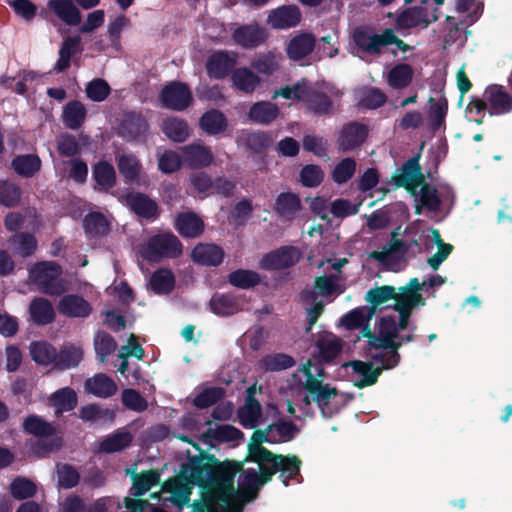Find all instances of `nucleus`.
<instances>
[{"mask_svg":"<svg viewBox=\"0 0 512 512\" xmlns=\"http://www.w3.org/2000/svg\"><path fill=\"white\" fill-rule=\"evenodd\" d=\"M200 452L188 458L181 466L180 478L188 485L198 486L209 498L221 503L220 512H243L242 506L235 503L237 490L234 478L242 470V463L220 461L214 454L208 453L196 444Z\"/></svg>","mask_w":512,"mask_h":512,"instance_id":"obj_1","label":"nucleus"},{"mask_svg":"<svg viewBox=\"0 0 512 512\" xmlns=\"http://www.w3.org/2000/svg\"><path fill=\"white\" fill-rule=\"evenodd\" d=\"M183 253V244L171 232L159 233L148 239L141 248L142 257L158 263L163 259H176Z\"/></svg>","mask_w":512,"mask_h":512,"instance_id":"obj_2","label":"nucleus"},{"mask_svg":"<svg viewBox=\"0 0 512 512\" xmlns=\"http://www.w3.org/2000/svg\"><path fill=\"white\" fill-rule=\"evenodd\" d=\"M61 266L53 261L36 263L30 270V279L46 295L59 296L65 292Z\"/></svg>","mask_w":512,"mask_h":512,"instance_id":"obj_3","label":"nucleus"},{"mask_svg":"<svg viewBox=\"0 0 512 512\" xmlns=\"http://www.w3.org/2000/svg\"><path fill=\"white\" fill-rule=\"evenodd\" d=\"M305 376L304 389L312 396L313 402L323 411L331 398L337 396L335 387L323 383L324 368L321 365H313L308 361L301 369Z\"/></svg>","mask_w":512,"mask_h":512,"instance_id":"obj_4","label":"nucleus"},{"mask_svg":"<svg viewBox=\"0 0 512 512\" xmlns=\"http://www.w3.org/2000/svg\"><path fill=\"white\" fill-rule=\"evenodd\" d=\"M302 462L296 456L292 454H272V457H268L264 464V477L265 480H272V477L279 473L284 486H288L291 480H295L298 483L302 481L300 473Z\"/></svg>","mask_w":512,"mask_h":512,"instance_id":"obj_5","label":"nucleus"},{"mask_svg":"<svg viewBox=\"0 0 512 512\" xmlns=\"http://www.w3.org/2000/svg\"><path fill=\"white\" fill-rule=\"evenodd\" d=\"M270 37L269 30L258 21L238 24L231 32L233 43L246 50L256 49L266 44Z\"/></svg>","mask_w":512,"mask_h":512,"instance_id":"obj_6","label":"nucleus"},{"mask_svg":"<svg viewBox=\"0 0 512 512\" xmlns=\"http://www.w3.org/2000/svg\"><path fill=\"white\" fill-rule=\"evenodd\" d=\"M162 107L173 111H184L193 103V95L188 84L180 81L167 83L159 93Z\"/></svg>","mask_w":512,"mask_h":512,"instance_id":"obj_7","label":"nucleus"},{"mask_svg":"<svg viewBox=\"0 0 512 512\" xmlns=\"http://www.w3.org/2000/svg\"><path fill=\"white\" fill-rule=\"evenodd\" d=\"M352 40L358 52L378 56L385 47V29L381 34H377L372 26L360 25L354 28Z\"/></svg>","mask_w":512,"mask_h":512,"instance_id":"obj_8","label":"nucleus"},{"mask_svg":"<svg viewBox=\"0 0 512 512\" xmlns=\"http://www.w3.org/2000/svg\"><path fill=\"white\" fill-rule=\"evenodd\" d=\"M301 253L297 247L282 246L266 253L260 260V267L267 271L287 269L300 261Z\"/></svg>","mask_w":512,"mask_h":512,"instance_id":"obj_9","label":"nucleus"},{"mask_svg":"<svg viewBox=\"0 0 512 512\" xmlns=\"http://www.w3.org/2000/svg\"><path fill=\"white\" fill-rule=\"evenodd\" d=\"M399 328L396 324V317L393 315L383 316L378 322V334L382 336V345H391L393 347V353H389L387 360L384 364V368L393 369L400 362V349L399 343H395V339L398 338Z\"/></svg>","mask_w":512,"mask_h":512,"instance_id":"obj_10","label":"nucleus"},{"mask_svg":"<svg viewBox=\"0 0 512 512\" xmlns=\"http://www.w3.org/2000/svg\"><path fill=\"white\" fill-rule=\"evenodd\" d=\"M149 125L145 117L138 112L130 111L124 114L119 135L128 142L146 141Z\"/></svg>","mask_w":512,"mask_h":512,"instance_id":"obj_11","label":"nucleus"},{"mask_svg":"<svg viewBox=\"0 0 512 512\" xmlns=\"http://www.w3.org/2000/svg\"><path fill=\"white\" fill-rule=\"evenodd\" d=\"M301 18L302 14L297 5H282L268 12L266 24L275 30H287L296 27Z\"/></svg>","mask_w":512,"mask_h":512,"instance_id":"obj_12","label":"nucleus"},{"mask_svg":"<svg viewBox=\"0 0 512 512\" xmlns=\"http://www.w3.org/2000/svg\"><path fill=\"white\" fill-rule=\"evenodd\" d=\"M238 55L233 51L219 50L209 56L206 69L210 77L224 79L236 69Z\"/></svg>","mask_w":512,"mask_h":512,"instance_id":"obj_13","label":"nucleus"},{"mask_svg":"<svg viewBox=\"0 0 512 512\" xmlns=\"http://www.w3.org/2000/svg\"><path fill=\"white\" fill-rule=\"evenodd\" d=\"M420 154L408 159L401 168V173L393 176L397 187H403L410 193H415V189L424 182L421 165L419 163Z\"/></svg>","mask_w":512,"mask_h":512,"instance_id":"obj_14","label":"nucleus"},{"mask_svg":"<svg viewBox=\"0 0 512 512\" xmlns=\"http://www.w3.org/2000/svg\"><path fill=\"white\" fill-rule=\"evenodd\" d=\"M258 466L259 473H257L254 469H248L244 472L243 478L239 483L237 498L241 499L243 503H249L257 499L262 486L270 482V480H265L263 474L264 464Z\"/></svg>","mask_w":512,"mask_h":512,"instance_id":"obj_15","label":"nucleus"},{"mask_svg":"<svg viewBox=\"0 0 512 512\" xmlns=\"http://www.w3.org/2000/svg\"><path fill=\"white\" fill-rule=\"evenodd\" d=\"M368 126L357 121H351L343 126L338 138V148L343 152L360 147L367 139Z\"/></svg>","mask_w":512,"mask_h":512,"instance_id":"obj_16","label":"nucleus"},{"mask_svg":"<svg viewBox=\"0 0 512 512\" xmlns=\"http://www.w3.org/2000/svg\"><path fill=\"white\" fill-rule=\"evenodd\" d=\"M93 189L108 194L117 184V174L112 163L101 159L92 165Z\"/></svg>","mask_w":512,"mask_h":512,"instance_id":"obj_17","label":"nucleus"},{"mask_svg":"<svg viewBox=\"0 0 512 512\" xmlns=\"http://www.w3.org/2000/svg\"><path fill=\"white\" fill-rule=\"evenodd\" d=\"M183 164L191 169H202L210 166L214 161V155L207 146L192 143L180 148Z\"/></svg>","mask_w":512,"mask_h":512,"instance_id":"obj_18","label":"nucleus"},{"mask_svg":"<svg viewBox=\"0 0 512 512\" xmlns=\"http://www.w3.org/2000/svg\"><path fill=\"white\" fill-rule=\"evenodd\" d=\"M263 443L272 444V437L268 426L265 429H256L253 432L248 444L247 461L262 465L265 464V460H268V457H272L273 452L264 447Z\"/></svg>","mask_w":512,"mask_h":512,"instance_id":"obj_19","label":"nucleus"},{"mask_svg":"<svg viewBox=\"0 0 512 512\" xmlns=\"http://www.w3.org/2000/svg\"><path fill=\"white\" fill-rule=\"evenodd\" d=\"M174 228L183 238L194 239L203 234L205 223L193 211L180 212L175 218Z\"/></svg>","mask_w":512,"mask_h":512,"instance_id":"obj_20","label":"nucleus"},{"mask_svg":"<svg viewBox=\"0 0 512 512\" xmlns=\"http://www.w3.org/2000/svg\"><path fill=\"white\" fill-rule=\"evenodd\" d=\"M489 115H502L512 111V97L502 86L489 85L484 91Z\"/></svg>","mask_w":512,"mask_h":512,"instance_id":"obj_21","label":"nucleus"},{"mask_svg":"<svg viewBox=\"0 0 512 512\" xmlns=\"http://www.w3.org/2000/svg\"><path fill=\"white\" fill-rule=\"evenodd\" d=\"M224 256V250L214 243H198L191 251L193 262L202 266L217 267Z\"/></svg>","mask_w":512,"mask_h":512,"instance_id":"obj_22","label":"nucleus"},{"mask_svg":"<svg viewBox=\"0 0 512 512\" xmlns=\"http://www.w3.org/2000/svg\"><path fill=\"white\" fill-rule=\"evenodd\" d=\"M58 310L69 318H87L92 312V306L80 295L67 294L60 299Z\"/></svg>","mask_w":512,"mask_h":512,"instance_id":"obj_23","label":"nucleus"},{"mask_svg":"<svg viewBox=\"0 0 512 512\" xmlns=\"http://www.w3.org/2000/svg\"><path fill=\"white\" fill-rule=\"evenodd\" d=\"M126 203L133 213L144 219H154L158 216V205L155 200L141 192H130L125 197Z\"/></svg>","mask_w":512,"mask_h":512,"instance_id":"obj_24","label":"nucleus"},{"mask_svg":"<svg viewBox=\"0 0 512 512\" xmlns=\"http://www.w3.org/2000/svg\"><path fill=\"white\" fill-rule=\"evenodd\" d=\"M396 235L397 233L393 232L389 243L381 251H372L369 258L387 265L390 261H398L403 257L408 252L409 245L404 240L397 238Z\"/></svg>","mask_w":512,"mask_h":512,"instance_id":"obj_25","label":"nucleus"},{"mask_svg":"<svg viewBox=\"0 0 512 512\" xmlns=\"http://www.w3.org/2000/svg\"><path fill=\"white\" fill-rule=\"evenodd\" d=\"M438 17L433 16L432 19L428 16V10L421 6H414L405 9L396 18V26L400 29H411L419 25L428 27L430 23L436 21Z\"/></svg>","mask_w":512,"mask_h":512,"instance_id":"obj_26","label":"nucleus"},{"mask_svg":"<svg viewBox=\"0 0 512 512\" xmlns=\"http://www.w3.org/2000/svg\"><path fill=\"white\" fill-rule=\"evenodd\" d=\"M345 366L352 367L353 372L361 376L360 379L354 382V385L359 389L376 384L382 371L387 370L384 368V364L381 367L374 368L372 362L361 360L350 361Z\"/></svg>","mask_w":512,"mask_h":512,"instance_id":"obj_27","label":"nucleus"},{"mask_svg":"<svg viewBox=\"0 0 512 512\" xmlns=\"http://www.w3.org/2000/svg\"><path fill=\"white\" fill-rule=\"evenodd\" d=\"M28 312L30 320L38 326L51 324L56 317L51 301L43 297L33 298L29 304Z\"/></svg>","mask_w":512,"mask_h":512,"instance_id":"obj_28","label":"nucleus"},{"mask_svg":"<svg viewBox=\"0 0 512 512\" xmlns=\"http://www.w3.org/2000/svg\"><path fill=\"white\" fill-rule=\"evenodd\" d=\"M302 209L299 196L292 192L280 193L273 207L274 212L283 220L292 221Z\"/></svg>","mask_w":512,"mask_h":512,"instance_id":"obj_29","label":"nucleus"},{"mask_svg":"<svg viewBox=\"0 0 512 512\" xmlns=\"http://www.w3.org/2000/svg\"><path fill=\"white\" fill-rule=\"evenodd\" d=\"M85 390L89 394L105 399L115 395L118 387L111 377L98 373L85 381Z\"/></svg>","mask_w":512,"mask_h":512,"instance_id":"obj_30","label":"nucleus"},{"mask_svg":"<svg viewBox=\"0 0 512 512\" xmlns=\"http://www.w3.org/2000/svg\"><path fill=\"white\" fill-rule=\"evenodd\" d=\"M83 360L82 348L73 344H63L56 353L54 369L65 371L77 368Z\"/></svg>","mask_w":512,"mask_h":512,"instance_id":"obj_31","label":"nucleus"},{"mask_svg":"<svg viewBox=\"0 0 512 512\" xmlns=\"http://www.w3.org/2000/svg\"><path fill=\"white\" fill-rule=\"evenodd\" d=\"M279 107L270 101H259L251 105L248 119L256 124L269 125L279 116Z\"/></svg>","mask_w":512,"mask_h":512,"instance_id":"obj_32","label":"nucleus"},{"mask_svg":"<svg viewBox=\"0 0 512 512\" xmlns=\"http://www.w3.org/2000/svg\"><path fill=\"white\" fill-rule=\"evenodd\" d=\"M13 171L23 178L34 177L42 168V160L37 154H19L11 161Z\"/></svg>","mask_w":512,"mask_h":512,"instance_id":"obj_33","label":"nucleus"},{"mask_svg":"<svg viewBox=\"0 0 512 512\" xmlns=\"http://www.w3.org/2000/svg\"><path fill=\"white\" fill-rule=\"evenodd\" d=\"M304 103L306 109L316 116L330 115L333 112V102L330 97L312 86L306 94Z\"/></svg>","mask_w":512,"mask_h":512,"instance_id":"obj_34","label":"nucleus"},{"mask_svg":"<svg viewBox=\"0 0 512 512\" xmlns=\"http://www.w3.org/2000/svg\"><path fill=\"white\" fill-rule=\"evenodd\" d=\"M117 167L125 183L138 181L143 166L138 157L133 153H126L116 156Z\"/></svg>","mask_w":512,"mask_h":512,"instance_id":"obj_35","label":"nucleus"},{"mask_svg":"<svg viewBox=\"0 0 512 512\" xmlns=\"http://www.w3.org/2000/svg\"><path fill=\"white\" fill-rule=\"evenodd\" d=\"M315 47V37L311 33H302L293 37L287 46L290 59L299 61L308 56Z\"/></svg>","mask_w":512,"mask_h":512,"instance_id":"obj_36","label":"nucleus"},{"mask_svg":"<svg viewBox=\"0 0 512 512\" xmlns=\"http://www.w3.org/2000/svg\"><path fill=\"white\" fill-rule=\"evenodd\" d=\"M414 77V70L407 63H398L394 65L386 76L387 84L395 90L407 88Z\"/></svg>","mask_w":512,"mask_h":512,"instance_id":"obj_37","label":"nucleus"},{"mask_svg":"<svg viewBox=\"0 0 512 512\" xmlns=\"http://www.w3.org/2000/svg\"><path fill=\"white\" fill-rule=\"evenodd\" d=\"M428 103V118L430 129L434 133L440 129H445V119L448 112V101L446 97L442 95L438 101H436L433 97H430Z\"/></svg>","mask_w":512,"mask_h":512,"instance_id":"obj_38","label":"nucleus"},{"mask_svg":"<svg viewBox=\"0 0 512 512\" xmlns=\"http://www.w3.org/2000/svg\"><path fill=\"white\" fill-rule=\"evenodd\" d=\"M248 392L245 405L238 409V418L244 428L252 429L255 428L260 417L261 405L253 396V388H249Z\"/></svg>","mask_w":512,"mask_h":512,"instance_id":"obj_39","label":"nucleus"},{"mask_svg":"<svg viewBox=\"0 0 512 512\" xmlns=\"http://www.w3.org/2000/svg\"><path fill=\"white\" fill-rule=\"evenodd\" d=\"M231 81L237 90L251 94L260 85L261 79L249 68L240 67L233 71Z\"/></svg>","mask_w":512,"mask_h":512,"instance_id":"obj_40","label":"nucleus"},{"mask_svg":"<svg viewBox=\"0 0 512 512\" xmlns=\"http://www.w3.org/2000/svg\"><path fill=\"white\" fill-rule=\"evenodd\" d=\"M133 440L132 434L123 429H118L106 436L99 445L100 452L115 453L128 448Z\"/></svg>","mask_w":512,"mask_h":512,"instance_id":"obj_41","label":"nucleus"},{"mask_svg":"<svg viewBox=\"0 0 512 512\" xmlns=\"http://www.w3.org/2000/svg\"><path fill=\"white\" fill-rule=\"evenodd\" d=\"M87 116L86 107L78 100L68 102L63 109L62 121L71 130L79 129Z\"/></svg>","mask_w":512,"mask_h":512,"instance_id":"obj_42","label":"nucleus"},{"mask_svg":"<svg viewBox=\"0 0 512 512\" xmlns=\"http://www.w3.org/2000/svg\"><path fill=\"white\" fill-rule=\"evenodd\" d=\"M209 304L211 311L221 317L233 315L238 311L237 297L232 293H215Z\"/></svg>","mask_w":512,"mask_h":512,"instance_id":"obj_43","label":"nucleus"},{"mask_svg":"<svg viewBox=\"0 0 512 512\" xmlns=\"http://www.w3.org/2000/svg\"><path fill=\"white\" fill-rule=\"evenodd\" d=\"M50 401L55 409V415L59 417L77 406V394L70 387L61 388L51 395Z\"/></svg>","mask_w":512,"mask_h":512,"instance_id":"obj_44","label":"nucleus"},{"mask_svg":"<svg viewBox=\"0 0 512 512\" xmlns=\"http://www.w3.org/2000/svg\"><path fill=\"white\" fill-rule=\"evenodd\" d=\"M49 7L67 25L75 26L81 22L80 11L72 0H50Z\"/></svg>","mask_w":512,"mask_h":512,"instance_id":"obj_45","label":"nucleus"},{"mask_svg":"<svg viewBox=\"0 0 512 512\" xmlns=\"http://www.w3.org/2000/svg\"><path fill=\"white\" fill-rule=\"evenodd\" d=\"M199 125L208 135H217L226 130L227 119L221 111L211 109L200 117Z\"/></svg>","mask_w":512,"mask_h":512,"instance_id":"obj_46","label":"nucleus"},{"mask_svg":"<svg viewBox=\"0 0 512 512\" xmlns=\"http://www.w3.org/2000/svg\"><path fill=\"white\" fill-rule=\"evenodd\" d=\"M272 437V444L292 441L299 433V428L291 420H278L268 425Z\"/></svg>","mask_w":512,"mask_h":512,"instance_id":"obj_47","label":"nucleus"},{"mask_svg":"<svg viewBox=\"0 0 512 512\" xmlns=\"http://www.w3.org/2000/svg\"><path fill=\"white\" fill-rule=\"evenodd\" d=\"M227 281L235 288L248 290L258 286L261 283V277L256 271L240 268L229 273Z\"/></svg>","mask_w":512,"mask_h":512,"instance_id":"obj_48","label":"nucleus"},{"mask_svg":"<svg viewBox=\"0 0 512 512\" xmlns=\"http://www.w3.org/2000/svg\"><path fill=\"white\" fill-rule=\"evenodd\" d=\"M85 234L89 238L106 236L109 232V223L101 212H91L83 220Z\"/></svg>","mask_w":512,"mask_h":512,"instance_id":"obj_49","label":"nucleus"},{"mask_svg":"<svg viewBox=\"0 0 512 512\" xmlns=\"http://www.w3.org/2000/svg\"><path fill=\"white\" fill-rule=\"evenodd\" d=\"M81 38L79 36L67 37L59 49V58L54 66L57 73L64 72L70 67L71 57L78 52Z\"/></svg>","mask_w":512,"mask_h":512,"instance_id":"obj_50","label":"nucleus"},{"mask_svg":"<svg viewBox=\"0 0 512 512\" xmlns=\"http://www.w3.org/2000/svg\"><path fill=\"white\" fill-rule=\"evenodd\" d=\"M23 430L36 437H51L56 434V428L42 417L31 414L23 421Z\"/></svg>","mask_w":512,"mask_h":512,"instance_id":"obj_51","label":"nucleus"},{"mask_svg":"<svg viewBox=\"0 0 512 512\" xmlns=\"http://www.w3.org/2000/svg\"><path fill=\"white\" fill-rule=\"evenodd\" d=\"M56 353V348L47 341L32 342L30 344L31 357L39 365H52L54 367Z\"/></svg>","mask_w":512,"mask_h":512,"instance_id":"obj_52","label":"nucleus"},{"mask_svg":"<svg viewBox=\"0 0 512 512\" xmlns=\"http://www.w3.org/2000/svg\"><path fill=\"white\" fill-rule=\"evenodd\" d=\"M162 132L172 141L182 143L189 136L188 124L177 117H169L162 123Z\"/></svg>","mask_w":512,"mask_h":512,"instance_id":"obj_53","label":"nucleus"},{"mask_svg":"<svg viewBox=\"0 0 512 512\" xmlns=\"http://www.w3.org/2000/svg\"><path fill=\"white\" fill-rule=\"evenodd\" d=\"M117 348L116 340L106 331H97L94 335V350L100 363L107 361L108 356Z\"/></svg>","mask_w":512,"mask_h":512,"instance_id":"obj_54","label":"nucleus"},{"mask_svg":"<svg viewBox=\"0 0 512 512\" xmlns=\"http://www.w3.org/2000/svg\"><path fill=\"white\" fill-rule=\"evenodd\" d=\"M397 297V289L390 285L376 286L368 290L365 300L371 305L370 310L375 311L379 306L394 300Z\"/></svg>","mask_w":512,"mask_h":512,"instance_id":"obj_55","label":"nucleus"},{"mask_svg":"<svg viewBox=\"0 0 512 512\" xmlns=\"http://www.w3.org/2000/svg\"><path fill=\"white\" fill-rule=\"evenodd\" d=\"M244 434L238 428L225 424L219 425L216 428L209 427L203 434V438L215 440L218 442H232L238 441L243 438Z\"/></svg>","mask_w":512,"mask_h":512,"instance_id":"obj_56","label":"nucleus"},{"mask_svg":"<svg viewBox=\"0 0 512 512\" xmlns=\"http://www.w3.org/2000/svg\"><path fill=\"white\" fill-rule=\"evenodd\" d=\"M150 285L156 294H169L175 287V277L169 269L160 268L152 274Z\"/></svg>","mask_w":512,"mask_h":512,"instance_id":"obj_57","label":"nucleus"},{"mask_svg":"<svg viewBox=\"0 0 512 512\" xmlns=\"http://www.w3.org/2000/svg\"><path fill=\"white\" fill-rule=\"evenodd\" d=\"M225 396L226 390L223 387H208L198 393L192 403L197 409H206L217 404Z\"/></svg>","mask_w":512,"mask_h":512,"instance_id":"obj_58","label":"nucleus"},{"mask_svg":"<svg viewBox=\"0 0 512 512\" xmlns=\"http://www.w3.org/2000/svg\"><path fill=\"white\" fill-rule=\"evenodd\" d=\"M132 480L134 495L139 497L158 484L159 474L157 471L151 469L133 474Z\"/></svg>","mask_w":512,"mask_h":512,"instance_id":"obj_59","label":"nucleus"},{"mask_svg":"<svg viewBox=\"0 0 512 512\" xmlns=\"http://www.w3.org/2000/svg\"><path fill=\"white\" fill-rule=\"evenodd\" d=\"M295 359L284 353L266 355L260 360V367L266 371H281L295 366Z\"/></svg>","mask_w":512,"mask_h":512,"instance_id":"obj_60","label":"nucleus"},{"mask_svg":"<svg viewBox=\"0 0 512 512\" xmlns=\"http://www.w3.org/2000/svg\"><path fill=\"white\" fill-rule=\"evenodd\" d=\"M79 417L83 421H107L112 423L115 419V413L108 408H102L98 404H88L81 407Z\"/></svg>","mask_w":512,"mask_h":512,"instance_id":"obj_61","label":"nucleus"},{"mask_svg":"<svg viewBox=\"0 0 512 512\" xmlns=\"http://www.w3.org/2000/svg\"><path fill=\"white\" fill-rule=\"evenodd\" d=\"M244 145L255 153H261L269 148L272 144V138L268 132H244L242 134Z\"/></svg>","mask_w":512,"mask_h":512,"instance_id":"obj_62","label":"nucleus"},{"mask_svg":"<svg viewBox=\"0 0 512 512\" xmlns=\"http://www.w3.org/2000/svg\"><path fill=\"white\" fill-rule=\"evenodd\" d=\"M58 487L61 489H72L79 484L80 473L71 464L63 463L56 466Z\"/></svg>","mask_w":512,"mask_h":512,"instance_id":"obj_63","label":"nucleus"},{"mask_svg":"<svg viewBox=\"0 0 512 512\" xmlns=\"http://www.w3.org/2000/svg\"><path fill=\"white\" fill-rule=\"evenodd\" d=\"M36 492V484L26 477L18 476L10 484V493L17 500L31 498Z\"/></svg>","mask_w":512,"mask_h":512,"instance_id":"obj_64","label":"nucleus"}]
</instances>
